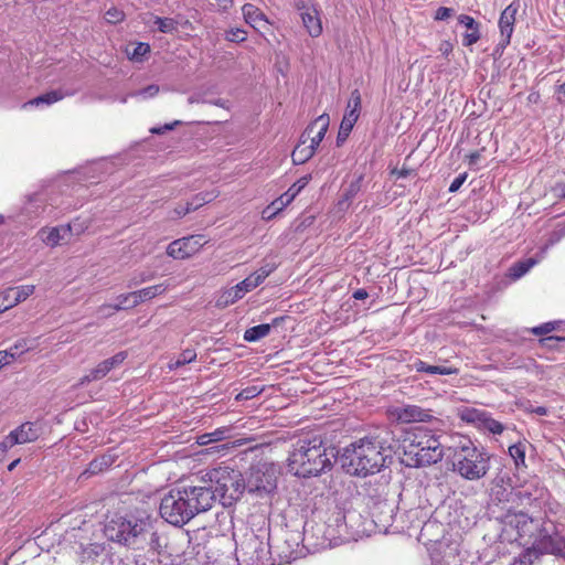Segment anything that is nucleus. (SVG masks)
I'll list each match as a JSON object with an SVG mask.
<instances>
[{
  "instance_id": "f257e3e1",
  "label": "nucleus",
  "mask_w": 565,
  "mask_h": 565,
  "mask_svg": "<svg viewBox=\"0 0 565 565\" xmlns=\"http://www.w3.org/2000/svg\"><path fill=\"white\" fill-rule=\"evenodd\" d=\"M108 540L136 551H145L151 555H162L168 546L167 536L157 527L150 516L122 518L115 516L105 525Z\"/></svg>"
},
{
  "instance_id": "f03ea898",
  "label": "nucleus",
  "mask_w": 565,
  "mask_h": 565,
  "mask_svg": "<svg viewBox=\"0 0 565 565\" xmlns=\"http://www.w3.org/2000/svg\"><path fill=\"white\" fill-rule=\"evenodd\" d=\"M213 493L205 486H188L170 490L162 499L160 515L168 523L182 526L196 514L210 510Z\"/></svg>"
},
{
  "instance_id": "7ed1b4c3",
  "label": "nucleus",
  "mask_w": 565,
  "mask_h": 565,
  "mask_svg": "<svg viewBox=\"0 0 565 565\" xmlns=\"http://www.w3.org/2000/svg\"><path fill=\"white\" fill-rule=\"evenodd\" d=\"M334 449L328 448L318 436H305L294 445L288 457L289 470L298 477L318 476L332 466Z\"/></svg>"
},
{
  "instance_id": "20e7f679",
  "label": "nucleus",
  "mask_w": 565,
  "mask_h": 565,
  "mask_svg": "<svg viewBox=\"0 0 565 565\" xmlns=\"http://www.w3.org/2000/svg\"><path fill=\"white\" fill-rule=\"evenodd\" d=\"M388 458L391 450L369 438L352 444L342 454V462L348 472L363 477L379 472Z\"/></svg>"
},
{
  "instance_id": "39448f33",
  "label": "nucleus",
  "mask_w": 565,
  "mask_h": 565,
  "mask_svg": "<svg viewBox=\"0 0 565 565\" xmlns=\"http://www.w3.org/2000/svg\"><path fill=\"white\" fill-rule=\"evenodd\" d=\"M452 469L466 480L482 479L490 469V456L469 438H461L452 449Z\"/></svg>"
},
{
  "instance_id": "423d86ee",
  "label": "nucleus",
  "mask_w": 565,
  "mask_h": 565,
  "mask_svg": "<svg viewBox=\"0 0 565 565\" xmlns=\"http://www.w3.org/2000/svg\"><path fill=\"white\" fill-rule=\"evenodd\" d=\"M206 476L211 484L205 487L213 493V503L218 499L223 507H231L243 494L245 480L239 471L217 467L211 469Z\"/></svg>"
},
{
  "instance_id": "0eeeda50",
  "label": "nucleus",
  "mask_w": 565,
  "mask_h": 565,
  "mask_svg": "<svg viewBox=\"0 0 565 565\" xmlns=\"http://www.w3.org/2000/svg\"><path fill=\"white\" fill-rule=\"evenodd\" d=\"M543 524L544 522L541 520L533 519L524 512H518L505 516L504 532L511 540L530 552Z\"/></svg>"
},
{
  "instance_id": "6e6552de",
  "label": "nucleus",
  "mask_w": 565,
  "mask_h": 565,
  "mask_svg": "<svg viewBox=\"0 0 565 565\" xmlns=\"http://www.w3.org/2000/svg\"><path fill=\"white\" fill-rule=\"evenodd\" d=\"M268 543L254 533L245 535L235 550L238 565H270Z\"/></svg>"
},
{
  "instance_id": "1a4fd4ad",
  "label": "nucleus",
  "mask_w": 565,
  "mask_h": 565,
  "mask_svg": "<svg viewBox=\"0 0 565 565\" xmlns=\"http://www.w3.org/2000/svg\"><path fill=\"white\" fill-rule=\"evenodd\" d=\"M529 553L553 555L565 561V535L555 525L547 527L544 523Z\"/></svg>"
},
{
  "instance_id": "9d476101",
  "label": "nucleus",
  "mask_w": 565,
  "mask_h": 565,
  "mask_svg": "<svg viewBox=\"0 0 565 565\" xmlns=\"http://www.w3.org/2000/svg\"><path fill=\"white\" fill-rule=\"evenodd\" d=\"M440 437V435L433 433L430 429L416 427L408 434L403 447L419 448L418 450H422L424 447L430 451V458L428 457L427 460L440 461L444 457Z\"/></svg>"
},
{
  "instance_id": "9b49d317",
  "label": "nucleus",
  "mask_w": 565,
  "mask_h": 565,
  "mask_svg": "<svg viewBox=\"0 0 565 565\" xmlns=\"http://www.w3.org/2000/svg\"><path fill=\"white\" fill-rule=\"evenodd\" d=\"M276 477L274 471L264 463L250 467L245 480V488L259 497H265L276 489Z\"/></svg>"
},
{
  "instance_id": "f8f14e48",
  "label": "nucleus",
  "mask_w": 565,
  "mask_h": 565,
  "mask_svg": "<svg viewBox=\"0 0 565 565\" xmlns=\"http://www.w3.org/2000/svg\"><path fill=\"white\" fill-rule=\"evenodd\" d=\"M205 244L206 239L200 234L178 238L168 245L167 255L174 259H185L195 255Z\"/></svg>"
},
{
  "instance_id": "ddd939ff",
  "label": "nucleus",
  "mask_w": 565,
  "mask_h": 565,
  "mask_svg": "<svg viewBox=\"0 0 565 565\" xmlns=\"http://www.w3.org/2000/svg\"><path fill=\"white\" fill-rule=\"evenodd\" d=\"M520 4L513 1L501 12L499 19L500 41L497 51L502 52L510 44Z\"/></svg>"
},
{
  "instance_id": "4468645a",
  "label": "nucleus",
  "mask_w": 565,
  "mask_h": 565,
  "mask_svg": "<svg viewBox=\"0 0 565 565\" xmlns=\"http://www.w3.org/2000/svg\"><path fill=\"white\" fill-rule=\"evenodd\" d=\"M35 291L34 285L9 287L0 291V312L7 311L25 301Z\"/></svg>"
},
{
  "instance_id": "2eb2a0df",
  "label": "nucleus",
  "mask_w": 565,
  "mask_h": 565,
  "mask_svg": "<svg viewBox=\"0 0 565 565\" xmlns=\"http://www.w3.org/2000/svg\"><path fill=\"white\" fill-rule=\"evenodd\" d=\"M391 418L399 423L428 422L431 418L429 411L416 405H401L390 409Z\"/></svg>"
},
{
  "instance_id": "dca6fc26",
  "label": "nucleus",
  "mask_w": 565,
  "mask_h": 565,
  "mask_svg": "<svg viewBox=\"0 0 565 565\" xmlns=\"http://www.w3.org/2000/svg\"><path fill=\"white\" fill-rule=\"evenodd\" d=\"M297 8L300 11V17L307 32L310 36L318 38L322 33V22L318 7L309 2L301 6L297 4Z\"/></svg>"
},
{
  "instance_id": "f3484780",
  "label": "nucleus",
  "mask_w": 565,
  "mask_h": 565,
  "mask_svg": "<svg viewBox=\"0 0 565 565\" xmlns=\"http://www.w3.org/2000/svg\"><path fill=\"white\" fill-rule=\"evenodd\" d=\"M41 435V429L38 424L26 422L12 430L7 437V444L10 447L14 445L26 444L36 440Z\"/></svg>"
},
{
  "instance_id": "a211bd4d",
  "label": "nucleus",
  "mask_w": 565,
  "mask_h": 565,
  "mask_svg": "<svg viewBox=\"0 0 565 565\" xmlns=\"http://www.w3.org/2000/svg\"><path fill=\"white\" fill-rule=\"evenodd\" d=\"M329 124V115H320L311 125L307 127L301 138L308 137L310 139L309 146L316 150L320 142L323 140Z\"/></svg>"
},
{
  "instance_id": "6ab92c4d",
  "label": "nucleus",
  "mask_w": 565,
  "mask_h": 565,
  "mask_svg": "<svg viewBox=\"0 0 565 565\" xmlns=\"http://www.w3.org/2000/svg\"><path fill=\"white\" fill-rule=\"evenodd\" d=\"M72 228H74V226L60 225L50 228L43 227L38 232V236L46 246L55 247L68 236Z\"/></svg>"
},
{
  "instance_id": "aec40b11",
  "label": "nucleus",
  "mask_w": 565,
  "mask_h": 565,
  "mask_svg": "<svg viewBox=\"0 0 565 565\" xmlns=\"http://www.w3.org/2000/svg\"><path fill=\"white\" fill-rule=\"evenodd\" d=\"M360 109H361V94L358 89H355L351 93V96H350V99L348 103V107L345 109V113H344V116L342 118L340 126L352 130L355 122L358 121V119L360 117Z\"/></svg>"
},
{
  "instance_id": "412c9836",
  "label": "nucleus",
  "mask_w": 565,
  "mask_h": 565,
  "mask_svg": "<svg viewBox=\"0 0 565 565\" xmlns=\"http://www.w3.org/2000/svg\"><path fill=\"white\" fill-rule=\"evenodd\" d=\"M458 22L467 29L466 33L462 35V45L471 46L476 44L481 36L480 23L468 14H460L458 17Z\"/></svg>"
},
{
  "instance_id": "4be33fe9",
  "label": "nucleus",
  "mask_w": 565,
  "mask_h": 565,
  "mask_svg": "<svg viewBox=\"0 0 565 565\" xmlns=\"http://www.w3.org/2000/svg\"><path fill=\"white\" fill-rule=\"evenodd\" d=\"M75 92L74 90H63V89H56L47 92L43 95H40L26 103L23 104V108H28L30 106H50L61 99H63L66 96H72Z\"/></svg>"
},
{
  "instance_id": "5701e85b",
  "label": "nucleus",
  "mask_w": 565,
  "mask_h": 565,
  "mask_svg": "<svg viewBox=\"0 0 565 565\" xmlns=\"http://www.w3.org/2000/svg\"><path fill=\"white\" fill-rule=\"evenodd\" d=\"M242 12L246 23H248L255 30L266 29L268 20L260 9L252 3H246L242 8Z\"/></svg>"
},
{
  "instance_id": "b1692460",
  "label": "nucleus",
  "mask_w": 565,
  "mask_h": 565,
  "mask_svg": "<svg viewBox=\"0 0 565 565\" xmlns=\"http://www.w3.org/2000/svg\"><path fill=\"white\" fill-rule=\"evenodd\" d=\"M418 449L419 448H404V454L409 459V462H407L408 466L420 467L437 462L427 460L428 457L430 458V451L426 450V448L423 447L422 450Z\"/></svg>"
},
{
  "instance_id": "393cba45",
  "label": "nucleus",
  "mask_w": 565,
  "mask_h": 565,
  "mask_svg": "<svg viewBox=\"0 0 565 565\" xmlns=\"http://www.w3.org/2000/svg\"><path fill=\"white\" fill-rule=\"evenodd\" d=\"M168 289V285L166 284H158L153 286H149L146 288H142L140 290L135 291L136 294V300L131 301L132 306H138L141 302L148 301L159 295H162Z\"/></svg>"
},
{
  "instance_id": "a878e982",
  "label": "nucleus",
  "mask_w": 565,
  "mask_h": 565,
  "mask_svg": "<svg viewBox=\"0 0 565 565\" xmlns=\"http://www.w3.org/2000/svg\"><path fill=\"white\" fill-rule=\"evenodd\" d=\"M413 369L416 372H424V373H428V374H439V375H452V374H458V372H459L458 369H456V367L429 365L422 360H416L413 363Z\"/></svg>"
},
{
  "instance_id": "bb28decb",
  "label": "nucleus",
  "mask_w": 565,
  "mask_h": 565,
  "mask_svg": "<svg viewBox=\"0 0 565 565\" xmlns=\"http://www.w3.org/2000/svg\"><path fill=\"white\" fill-rule=\"evenodd\" d=\"M242 299V296L237 292V290L232 286L230 288L222 289L216 299L215 306L220 309H224L236 301Z\"/></svg>"
},
{
  "instance_id": "cd10ccee",
  "label": "nucleus",
  "mask_w": 565,
  "mask_h": 565,
  "mask_svg": "<svg viewBox=\"0 0 565 565\" xmlns=\"http://www.w3.org/2000/svg\"><path fill=\"white\" fill-rule=\"evenodd\" d=\"M488 413L475 407H462L459 416L463 422L476 424L478 427L484 422Z\"/></svg>"
},
{
  "instance_id": "c85d7f7f",
  "label": "nucleus",
  "mask_w": 565,
  "mask_h": 565,
  "mask_svg": "<svg viewBox=\"0 0 565 565\" xmlns=\"http://www.w3.org/2000/svg\"><path fill=\"white\" fill-rule=\"evenodd\" d=\"M315 149L309 145H306V140L301 138V141L296 146L292 151L291 158L295 164H302L307 162L313 154Z\"/></svg>"
},
{
  "instance_id": "c756f323",
  "label": "nucleus",
  "mask_w": 565,
  "mask_h": 565,
  "mask_svg": "<svg viewBox=\"0 0 565 565\" xmlns=\"http://www.w3.org/2000/svg\"><path fill=\"white\" fill-rule=\"evenodd\" d=\"M136 300V294L135 291L121 294L116 298V303L109 305L105 303L100 306V311H104L105 309H113V310H127L135 308L136 306L131 305V301Z\"/></svg>"
},
{
  "instance_id": "7c9ffc66",
  "label": "nucleus",
  "mask_w": 565,
  "mask_h": 565,
  "mask_svg": "<svg viewBox=\"0 0 565 565\" xmlns=\"http://www.w3.org/2000/svg\"><path fill=\"white\" fill-rule=\"evenodd\" d=\"M527 441H519L509 447V455L513 459L516 468H524L525 465V452L529 447Z\"/></svg>"
},
{
  "instance_id": "2f4dec72",
  "label": "nucleus",
  "mask_w": 565,
  "mask_h": 565,
  "mask_svg": "<svg viewBox=\"0 0 565 565\" xmlns=\"http://www.w3.org/2000/svg\"><path fill=\"white\" fill-rule=\"evenodd\" d=\"M310 180H311V174H306V175L301 177L294 184H291V186L280 196L282 198V200H285V202L290 204L296 199V196L301 192V190L305 186H307V184L310 182Z\"/></svg>"
},
{
  "instance_id": "473e14b6",
  "label": "nucleus",
  "mask_w": 565,
  "mask_h": 565,
  "mask_svg": "<svg viewBox=\"0 0 565 565\" xmlns=\"http://www.w3.org/2000/svg\"><path fill=\"white\" fill-rule=\"evenodd\" d=\"M270 324L262 323L255 327L247 329L244 332V340L247 342H256L265 337H267L270 332Z\"/></svg>"
},
{
  "instance_id": "72a5a7b5",
  "label": "nucleus",
  "mask_w": 565,
  "mask_h": 565,
  "mask_svg": "<svg viewBox=\"0 0 565 565\" xmlns=\"http://www.w3.org/2000/svg\"><path fill=\"white\" fill-rule=\"evenodd\" d=\"M196 359V352L193 349L183 350L178 358L171 359L168 363V367L170 371L178 370L185 364L193 362Z\"/></svg>"
},
{
  "instance_id": "f704fd0d",
  "label": "nucleus",
  "mask_w": 565,
  "mask_h": 565,
  "mask_svg": "<svg viewBox=\"0 0 565 565\" xmlns=\"http://www.w3.org/2000/svg\"><path fill=\"white\" fill-rule=\"evenodd\" d=\"M537 259L527 258L525 260L519 262L514 264L510 268V277L513 279H519L524 276L535 264H537Z\"/></svg>"
},
{
  "instance_id": "c9c22d12",
  "label": "nucleus",
  "mask_w": 565,
  "mask_h": 565,
  "mask_svg": "<svg viewBox=\"0 0 565 565\" xmlns=\"http://www.w3.org/2000/svg\"><path fill=\"white\" fill-rule=\"evenodd\" d=\"M289 204L282 200L281 196L274 200L268 206H266L262 212V217L264 220L274 218L279 212H281Z\"/></svg>"
},
{
  "instance_id": "e433bc0d",
  "label": "nucleus",
  "mask_w": 565,
  "mask_h": 565,
  "mask_svg": "<svg viewBox=\"0 0 565 565\" xmlns=\"http://www.w3.org/2000/svg\"><path fill=\"white\" fill-rule=\"evenodd\" d=\"M34 342H35L34 340H30V339H25V338L19 339L13 345H11L8 349V352L12 353V358L15 360L23 353L32 350L34 348Z\"/></svg>"
},
{
  "instance_id": "4c0bfd02",
  "label": "nucleus",
  "mask_w": 565,
  "mask_h": 565,
  "mask_svg": "<svg viewBox=\"0 0 565 565\" xmlns=\"http://www.w3.org/2000/svg\"><path fill=\"white\" fill-rule=\"evenodd\" d=\"M109 373L107 365L104 362H100L96 367L90 370L88 374L81 379L79 384L84 385L85 383H89L93 381H98L105 377Z\"/></svg>"
},
{
  "instance_id": "58836bf2",
  "label": "nucleus",
  "mask_w": 565,
  "mask_h": 565,
  "mask_svg": "<svg viewBox=\"0 0 565 565\" xmlns=\"http://www.w3.org/2000/svg\"><path fill=\"white\" fill-rule=\"evenodd\" d=\"M216 196L217 193L215 191L202 192L194 195L190 201H188V204L189 206H191L192 211H195L199 207L203 206L204 204L213 201Z\"/></svg>"
},
{
  "instance_id": "ea45409f",
  "label": "nucleus",
  "mask_w": 565,
  "mask_h": 565,
  "mask_svg": "<svg viewBox=\"0 0 565 565\" xmlns=\"http://www.w3.org/2000/svg\"><path fill=\"white\" fill-rule=\"evenodd\" d=\"M154 24L162 33H172L177 30V22L172 18L156 17Z\"/></svg>"
},
{
  "instance_id": "a19ab883",
  "label": "nucleus",
  "mask_w": 565,
  "mask_h": 565,
  "mask_svg": "<svg viewBox=\"0 0 565 565\" xmlns=\"http://www.w3.org/2000/svg\"><path fill=\"white\" fill-rule=\"evenodd\" d=\"M563 237H565V223L559 224L550 235V238L547 243L545 244L544 248L542 249V254H544L548 247L555 245L558 243Z\"/></svg>"
},
{
  "instance_id": "79ce46f5",
  "label": "nucleus",
  "mask_w": 565,
  "mask_h": 565,
  "mask_svg": "<svg viewBox=\"0 0 565 565\" xmlns=\"http://www.w3.org/2000/svg\"><path fill=\"white\" fill-rule=\"evenodd\" d=\"M264 391L263 387L253 385L245 387L236 395V401H247L258 396Z\"/></svg>"
},
{
  "instance_id": "37998d69",
  "label": "nucleus",
  "mask_w": 565,
  "mask_h": 565,
  "mask_svg": "<svg viewBox=\"0 0 565 565\" xmlns=\"http://www.w3.org/2000/svg\"><path fill=\"white\" fill-rule=\"evenodd\" d=\"M480 428L487 429L494 435H500L503 431V425L490 417L489 414L487 415L484 422L481 424Z\"/></svg>"
},
{
  "instance_id": "c03bdc74",
  "label": "nucleus",
  "mask_w": 565,
  "mask_h": 565,
  "mask_svg": "<svg viewBox=\"0 0 565 565\" xmlns=\"http://www.w3.org/2000/svg\"><path fill=\"white\" fill-rule=\"evenodd\" d=\"M104 18L108 23L116 24L124 20L125 13L121 10L113 7L105 12Z\"/></svg>"
},
{
  "instance_id": "a18cd8bd",
  "label": "nucleus",
  "mask_w": 565,
  "mask_h": 565,
  "mask_svg": "<svg viewBox=\"0 0 565 565\" xmlns=\"http://www.w3.org/2000/svg\"><path fill=\"white\" fill-rule=\"evenodd\" d=\"M159 93V86L158 85H149L142 89L137 90L132 94L134 97H139L141 99H147L154 97Z\"/></svg>"
},
{
  "instance_id": "49530a36",
  "label": "nucleus",
  "mask_w": 565,
  "mask_h": 565,
  "mask_svg": "<svg viewBox=\"0 0 565 565\" xmlns=\"http://www.w3.org/2000/svg\"><path fill=\"white\" fill-rule=\"evenodd\" d=\"M209 436L212 437L213 441H221L231 437V427L222 426L216 428L215 430L209 433Z\"/></svg>"
},
{
  "instance_id": "de8ad7c7",
  "label": "nucleus",
  "mask_w": 565,
  "mask_h": 565,
  "mask_svg": "<svg viewBox=\"0 0 565 565\" xmlns=\"http://www.w3.org/2000/svg\"><path fill=\"white\" fill-rule=\"evenodd\" d=\"M150 52V46L147 43H138L134 51L130 53V58L140 61L145 55Z\"/></svg>"
},
{
  "instance_id": "09e8293b",
  "label": "nucleus",
  "mask_w": 565,
  "mask_h": 565,
  "mask_svg": "<svg viewBox=\"0 0 565 565\" xmlns=\"http://www.w3.org/2000/svg\"><path fill=\"white\" fill-rule=\"evenodd\" d=\"M126 358H127V353L126 352H118L114 356H111L109 359H106L103 362L105 363V365H107V369L110 372L113 369H115L118 365H120L125 361Z\"/></svg>"
},
{
  "instance_id": "8fccbe9b",
  "label": "nucleus",
  "mask_w": 565,
  "mask_h": 565,
  "mask_svg": "<svg viewBox=\"0 0 565 565\" xmlns=\"http://www.w3.org/2000/svg\"><path fill=\"white\" fill-rule=\"evenodd\" d=\"M433 565H460L458 556L452 552V550L443 556L441 559L434 558Z\"/></svg>"
},
{
  "instance_id": "3c124183",
  "label": "nucleus",
  "mask_w": 565,
  "mask_h": 565,
  "mask_svg": "<svg viewBox=\"0 0 565 565\" xmlns=\"http://www.w3.org/2000/svg\"><path fill=\"white\" fill-rule=\"evenodd\" d=\"M88 225H89V222L88 221H84V222H81L79 220H75L71 223H68L66 226H74V228H72L68 233V236L70 235H81L82 233L85 232V230L88 228Z\"/></svg>"
},
{
  "instance_id": "603ef678",
  "label": "nucleus",
  "mask_w": 565,
  "mask_h": 565,
  "mask_svg": "<svg viewBox=\"0 0 565 565\" xmlns=\"http://www.w3.org/2000/svg\"><path fill=\"white\" fill-rule=\"evenodd\" d=\"M454 13H455V10L452 8L439 7L435 12L434 19L436 21H445V20L451 18L454 15Z\"/></svg>"
},
{
  "instance_id": "864d4df0",
  "label": "nucleus",
  "mask_w": 565,
  "mask_h": 565,
  "mask_svg": "<svg viewBox=\"0 0 565 565\" xmlns=\"http://www.w3.org/2000/svg\"><path fill=\"white\" fill-rule=\"evenodd\" d=\"M555 330V322H545L541 326L531 329V332L535 335L547 334Z\"/></svg>"
},
{
  "instance_id": "5fc2aeb1",
  "label": "nucleus",
  "mask_w": 565,
  "mask_h": 565,
  "mask_svg": "<svg viewBox=\"0 0 565 565\" xmlns=\"http://www.w3.org/2000/svg\"><path fill=\"white\" fill-rule=\"evenodd\" d=\"M467 177H468L467 172H463V173H460L459 175H457L450 183L448 191L450 193L457 192L461 188V185L465 183V181L467 180Z\"/></svg>"
},
{
  "instance_id": "6e6d98bb",
  "label": "nucleus",
  "mask_w": 565,
  "mask_h": 565,
  "mask_svg": "<svg viewBox=\"0 0 565 565\" xmlns=\"http://www.w3.org/2000/svg\"><path fill=\"white\" fill-rule=\"evenodd\" d=\"M237 292L242 296V298L247 294L249 292L250 290H253L252 286H250V281H248L247 278H245L244 280L239 281L238 284H236L235 286H233Z\"/></svg>"
},
{
  "instance_id": "4d7b16f0",
  "label": "nucleus",
  "mask_w": 565,
  "mask_h": 565,
  "mask_svg": "<svg viewBox=\"0 0 565 565\" xmlns=\"http://www.w3.org/2000/svg\"><path fill=\"white\" fill-rule=\"evenodd\" d=\"M190 212H192V210H191V206H189V204L186 202L184 205H178L173 210V215L171 216V218H181Z\"/></svg>"
},
{
  "instance_id": "13d9d810",
  "label": "nucleus",
  "mask_w": 565,
  "mask_h": 565,
  "mask_svg": "<svg viewBox=\"0 0 565 565\" xmlns=\"http://www.w3.org/2000/svg\"><path fill=\"white\" fill-rule=\"evenodd\" d=\"M275 268L276 266L274 264H266L258 268L256 273L266 279L275 270Z\"/></svg>"
},
{
  "instance_id": "bf43d9fd",
  "label": "nucleus",
  "mask_w": 565,
  "mask_h": 565,
  "mask_svg": "<svg viewBox=\"0 0 565 565\" xmlns=\"http://www.w3.org/2000/svg\"><path fill=\"white\" fill-rule=\"evenodd\" d=\"M12 361H14L12 353H9L8 350L0 351V369L10 364Z\"/></svg>"
},
{
  "instance_id": "052dcab7",
  "label": "nucleus",
  "mask_w": 565,
  "mask_h": 565,
  "mask_svg": "<svg viewBox=\"0 0 565 565\" xmlns=\"http://www.w3.org/2000/svg\"><path fill=\"white\" fill-rule=\"evenodd\" d=\"M246 278L248 279V281H250V286L253 289L258 287L265 280V278L259 276L256 271H254L252 275H249Z\"/></svg>"
},
{
  "instance_id": "680f3d73",
  "label": "nucleus",
  "mask_w": 565,
  "mask_h": 565,
  "mask_svg": "<svg viewBox=\"0 0 565 565\" xmlns=\"http://www.w3.org/2000/svg\"><path fill=\"white\" fill-rule=\"evenodd\" d=\"M452 44L449 41H443L439 44L438 51L447 57L452 52Z\"/></svg>"
},
{
  "instance_id": "e2e57ef3",
  "label": "nucleus",
  "mask_w": 565,
  "mask_h": 565,
  "mask_svg": "<svg viewBox=\"0 0 565 565\" xmlns=\"http://www.w3.org/2000/svg\"><path fill=\"white\" fill-rule=\"evenodd\" d=\"M351 131L352 130L340 126L338 137H337L338 145H341L342 142H344L347 140V138L349 137V135L351 134Z\"/></svg>"
},
{
  "instance_id": "0e129e2a",
  "label": "nucleus",
  "mask_w": 565,
  "mask_h": 565,
  "mask_svg": "<svg viewBox=\"0 0 565 565\" xmlns=\"http://www.w3.org/2000/svg\"><path fill=\"white\" fill-rule=\"evenodd\" d=\"M555 94L557 102L565 105V82L557 86Z\"/></svg>"
},
{
  "instance_id": "69168bd1",
  "label": "nucleus",
  "mask_w": 565,
  "mask_h": 565,
  "mask_svg": "<svg viewBox=\"0 0 565 565\" xmlns=\"http://www.w3.org/2000/svg\"><path fill=\"white\" fill-rule=\"evenodd\" d=\"M245 32L243 30L237 29L236 31H232L231 36L228 38L231 41H244L245 40Z\"/></svg>"
},
{
  "instance_id": "338daca9",
  "label": "nucleus",
  "mask_w": 565,
  "mask_h": 565,
  "mask_svg": "<svg viewBox=\"0 0 565 565\" xmlns=\"http://www.w3.org/2000/svg\"><path fill=\"white\" fill-rule=\"evenodd\" d=\"M207 100L204 99L200 94L195 93L193 95H191L189 98H188V103L189 104H199V103H206Z\"/></svg>"
},
{
  "instance_id": "774afa93",
  "label": "nucleus",
  "mask_w": 565,
  "mask_h": 565,
  "mask_svg": "<svg viewBox=\"0 0 565 565\" xmlns=\"http://www.w3.org/2000/svg\"><path fill=\"white\" fill-rule=\"evenodd\" d=\"M367 296H369L367 291L362 288L356 289L352 295V297L356 300H363V299L367 298Z\"/></svg>"
}]
</instances>
